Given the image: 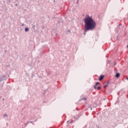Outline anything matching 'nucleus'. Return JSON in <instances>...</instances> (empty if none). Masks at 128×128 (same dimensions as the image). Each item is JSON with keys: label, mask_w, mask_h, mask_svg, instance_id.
<instances>
[{"label": "nucleus", "mask_w": 128, "mask_h": 128, "mask_svg": "<svg viewBox=\"0 0 128 128\" xmlns=\"http://www.w3.org/2000/svg\"><path fill=\"white\" fill-rule=\"evenodd\" d=\"M84 36L86 34V32L94 30L96 26V21L94 20L92 17L88 14L86 16V18L84 19Z\"/></svg>", "instance_id": "1"}, {"label": "nucleus", "mask_w": 128, "mask_h": 128, "mask_svg": "<svg viewBox=\"0 0 128 128\" xmlns=\"http://www.w3.org/2000/svg\"><path fill=\"white\" fill-rule=\"evenodd\" d=\"M8 80V78L6 77V76H2L1 78H0V82H2L3 80Z\"/></svg>", "instance_id": "2"}, {"label": "nucleus", "mask_w": 128, "mask_h": 128, "mask_svg": "<svg viewBox=\"0 0 128 128\" xmlns=\"http://www.w3.org/2000/svg\"><path fill=\"white\" fill-rule=\"evenodd\" d=\"M104 78V76L100 75L99 77L98 80H100V82H102V80Z\"/></svg>", "instance_id": "3"}, {"label": "nucleus", "mask_w": 128, "mask_h": 128, "mask_svg": "<svg viewBox=\"0 0 128 128\" xmlns=\"http://www.w3.org/2000/svg\"><path fill=\"white\" fill-rule=\"evenodd\" d=\"M98 84H100V83L99 82H96V85L94 86V88L95 90H96V86H98Z\"/></svg>", "instance_id": "4"}, {"label": "nucleus", "mask_w": 128, "mask_h": 128, "mask_svg": "<svg viewBox=\"0 0 128 128\" xmlns=\"http://www.w3.org/2000/svg\"><path fill=\"white\" fill-rule=\"evenodd\" d=\"M120 76V73H116V78H118Z\"/></svg>", "instance_id": "5"}, {"label": "nucleus", "mask_w": 128, "mask_h": 128, "mask_svg": "<svg viewBox=\"0 0 128 128\" xmlns=\"http://www.w3.org/2000/svg\"><path fill=\"white\" fill-rule=\"evenodd\" d=\"M29 30L30 29L28 28H26L25 29H24V31L26 32L28 30Z\"/></svg>", "instance_id": "6"}, {"label": "nucleus", "mask_w": 128, "mask_h": 128, "mask_svg": "<svg viewBox=\"0 0 128 128\" xmlns=\"http://www.w3.org/2000/svg\"><path fill=\"white\" fill-rule=\"evenodd\" d=\"M100 88H102L100 86H98V87L96 88V89L98 90H100Z\"/></svg>", "instance_id": "7"}, {"label": "nucleus", "mask_w": 128, "mask_h": 128, "mask_svg": "<svg viewBox=\"0 0 128 128\" xmlns=\"http://www.w3.org/2000/svg\"><path fill=\"white\" fill-rule=\"evenodd\" d=\"M82 116V115H79V116H78V117L76 118V120H78V118H80V116Z\"/></svg>", "instance_id": "8"}, {"label": "nucleus", "mask_w": 128, "mask_h": 128, "mask_svg": "<svg viewBox=\"0 0 128 128\" xmlns=\"http://www.w3.org/2000/svg\"><path fill=\"white\" fill-rule=\"evenodd\" d=\"M32 122H33L32 121H30V122H26V124H32Z\"/></svg>", "instance_id": "9"}, {"label": "nucleus", "mask_w": 128, "mask_h": 128, "mask_svg": "<svg viewBox=\"0 0 128 128\" xmlns=\"http://www.w3.org/2000/svg\"><path fill=\"white\" fill-rule=\"evenodd\" d=\"M108 84H106L104 86V88H108Z\"/></svg>", "instance_id": "10"}, {"label": "nucleus", "mask_w": 128, "mask_h": 128, "mask_svg": "<svg viewBox=\"0 0 128 128\" xmlns=\"http://www.w3.org/2000/svg\"><path fill=\"white\" fill-rule=\"evenodd\" d=\"M106 84H107V86H108V84H110V82L108 81Z\"/></svg>", "instance_id": "11"}, {"label": "nucleus", "mask_w": 128, "mask_h": 128, "mask_svg": "<svg viewBox=\"0 0 128 128\" xmlns=\"http://www.w3.org/2000/svg\"><path fill=\"white\" fill-rule=\"evenodd\" d=\"M120 26H122V24H120L118 26V28H120Z\"/></svg>", "instance_id": "12"}, {"label": "nucleus", "mask_w": 128, "mask_h": 128, "mask_svg": "<svg viewBox=\"0 0 128 128\" xmlns=\"http://www.w3.org/2000/svg\"><path fill=\"white\" fill-rule=\"evenodd\" d=\"M4 116H6V114H4Z\"/></svg>", "instance_id": "13"}, {"label": "nucleus", "mask_w": 128, "mask_h": 128, "mask_svg": "<svg viewBox=\"0 0 128 128\" xmlns=\"http://www.w3.org/2000/svg\"><path fill=\"white\" fill-rule=\"evenodd\" d=\"M24 26V24H22V26Z\"/></svg>", "instance_id": "14"}, {"label": "nucleus", "mask_w": 128, "mask_h": 128, "mask_svg": "<svg viewBox=\"0 0 128 128\" xmlns=\"http://www.w3.org/2000/svg\"><path fill=\"white\" fill-rule=\"evenodd\" d=\"M68 32H70V30H68Z\"/></svg>", "instance_id": "15"}, {"label": "nucleus", "mask_w": 128, "mask_h": 128, "mask_svg": "<svg viewBox=\"0 0 128 128\" xmlns=\"http://www.w3.org/2000/svg\"><path fill=\"white\" fill-rule=\"evenodd\" d=\"M114 66H116V63H114Z\"/></svg>", "instance_id": "16"}, {"label": "nucleus", "mask_w": 128, "mask_h": 128, "mask_svg": "<svg viewBox=\"0 0 128 128\" xmlns=\"http://www.w3.org/2000/svg\"><path fill=\"white\" fill-rule=\"evenodd\" d=\"M110 61H108V64H110Z\"/></svg>", "instance_id": "17"}, {"label": "nucleus", "mask_w": 128, "mask_h": 128, "mask_svg": "<svg viewBox=\"0 0 128 128\" xmlns=\"http://www.w3.org/2000/svg\"><path fill=\"white\" fill-rule=\"evenodd\" d=\"M83 100H86V98H83Z\"/></svg>", "instance_id": "18"}, {"label": "nucleus", "mask_w": 128, "mask_h": 128, "mask_svg": "<svg viewBox=\"0 0 128 128\" xmlns=\"http://www.w3.org/2000/svg\"><path fill=\"white\" fill-rule=\"evenodd\" d=\"M2 100H4V98H2Z\"/></svg>", "instance_id": "19"}, {"label": "nucleus", "mask_w": 128, "mask_h": 128, "mask_svg": "<svg viewBox=\"0 0 128 128\" xmlns=\"http://www.w3.org/2000/svg\"><path fill=\"white\" fill-rule=\"evenodd\" d=\"M127 80H128V78H126Z\"/></svg>", "instance_id": "20"}, {"label": "nucleus", "mask_w": 128, "mask_h": 128, "mask_svg": "<svg viewBox=\"0 0 128 128\" xmlns=\"http://www.w3.org/2000/svg\"><path fill=\"white\" fill-rule=\"evenodd\" d=\"M78 0H78V2H78Z\"/></svg>", "instance_id": "21"}, {"label": "nucleus", "mask_w": 128, "mask_h": 128, "mask_svg": "<svg viewBox=\"0 0 128 128\" xmlns=\"http://www.w3.org/2000/svg\"><path fill=\"white\" fill-rule=\"evenodd\" d=\"M90 110H92V108H91Z\"/></svg>", "instance_id": "22"}, {"label": "nucleus", "mask_w": 128, "mask_h": 128, "mask_svg": "<svg viewBox=\"0 0 128 128\" xmlns=\"http://www.w3.org/2000/svg\"><path fill=\"white\" fill-rule=\"evenodd\" d=\"M16 6H18V4H16Z\"/></svg>", "instance_id": "23"}]
</instances>
